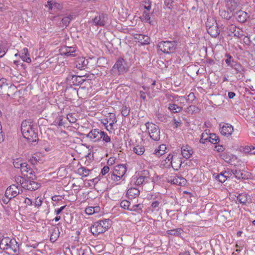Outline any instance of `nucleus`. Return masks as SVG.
Instances as JSON below:
<instances>
[{
	"label": "nucleus",
	"instance_id": "1",
	"mask_svg": "<svg viewBox=\"0 0 255 255\" xmlns=\"http://www.w3.org/2000/svg\"><path fill=\"white\" fill-rule=\"evenodd\" d=\"M0 93L14 99L16 94V86L11 81L1 78L0 80Z\"/></svg>",
	"mask_w": 255,
	"mask_h": 255
},
{
	"label": "nucleus",
	"instance_id": "2",
	"mask_svg": "<svg viewBox=\"0 0 255 255\" xmlns=\"http://www.w3.org/2000/svg\"><path fill=\"white\" fill-rule=\"evenodd\" d=\"M16 186L12 184L9 186L5 190L4 195L2 197L1 200L2 202L5 204H9V206L12 209L11 205H15L14 198L16 197Z\"/></svg>",
	"mask_w": 255,
	"mask_h": 255
},
{
	"label": "nucleus",
	"instance_id": "3",
	"mask_svg": "<svg viewBox=\"0 0 255 255\" xmlns=\"http://www.w3.org/2000/svg\"><path fill=\"white\" fill-rule=\"evenodd\" d=\"M177 41H161L157 45L158 49L164 53L170 54L174 53L178 46Z\"/></svg>",
	"mask_w": 255,
	"mask_h": 255
},
{
	"label": "nucleus",
	"instance_id": "4",
	"mask_svg": "<svg viewBox=\"0 0 255 255\" xmlns=\"http://www.w3.org/2000/svg\"><path fill=\"white\" fill-rule=\"evenodd\" d=\"M145 126L150 138L154 141L159 140L160 132L158 126L149 122L146 123Z\"/></svg>",
	"mask_w": 255,
	"mask_h": 255
},
{
	"label": "nucleus",
	"instance_id": "5",
	"mask_svg": "<svg viewBox=\"0 0 255 255\" xmlns=\"http://www.w3.org/2000/svg\"><path fill=\"white\" fill-rule=\"evenodd\" d=\"M124 62L123 58H119L111 69L112 74L117 76L126 71V68L124 65Z\"/></svg>",
	"mask_w": 255,
	"mask_h": 255
},
{
	"label": "nucleus",
	"instance_id": "6",
	"mask_svg": "<svg viewBox=\"0 0 255 255\" xmlns=\"http://www.w3.org/2000/svg\"><path fill=\"white\" fill-rule=\"evenodd\" d=\"M76 47L64 45L60 49V54L66 56H75L76 55Z\"/></svg>",
	"mask_w": 255,
	"mask_h": 255
},
{
	"label": "nucleus",
	"instance_id": "7",
	"mask_svg": "<svg viewBox=\"0 0 255 255\" xmlns=\"http://www.w3.org/2000/svg\"><path fill=\"white\" fill-rule=\"evenodd\" d=\"M108 20V16L104 14H99L92 19V23L96 26H104Z\"/></svg>",
	"mask_w": 255,
	"mask_h": 255
},
{
	"label": "nucleus",
	"instance_id": "8",
	"mask_svg": "<svg viewBox=\"0 0 255 255\" xmlns=\"http://www.w3.org/2000/svg\"><path fill=\"white\" fill-rule=\"evenodd\" d=\"M85 75H75L71 74L68 75L67 79L69 81H72L73 85L79 86L82 85L85 81L86 79H83V77H86Z\"/></svg>",
	"mask_w": 255,
	"mask_h": 255
},
{
	"label": "nucleus",
	"instance_id": "9",
	"mask_svg": "<svg viewBox=\"0 0 255 255\" xmlns=\"http://www.w3.org/2000/svg\"><path fill=\"white\" fill-rule=\"evenodd\" d=\"M101 132H102V131L99 129H93L87 134L86 137L89 138L93 142L99 141L102 139Z\"/></svg>",
	"mask_w": 255,
	"mask_h": 255
},
{
	"label": "nucleus",
	"instance_id": "10",
	"mask_svg": "<svg viewBox=\"0 0 255 255\" xmlns=\"http://www.w3.org/2000/svg\"><path fill=\"white\" fill-rule=\"evenodd\" d=\"M219 127L221 128V133L225 136H228L231 135L234 131L233 127L229 124H225L223 125L222 124H220Z\"/></svg>",
	"mask_w": 255,
	"mask_h": 255
},
{
	"label": "nucleus",
	"instance_id": "11",
	"mask_svg": "<svg viewBox=\"0 0 255 255\" xmlns=\"http://www.w3.org/2000/svg\"><path fill=\"white\" fill-rule=\"evenodd\" d=\"M28 134L25 133L23 136L29 142H36L38 140V134L33 128L30 129L28 132Z\"/></svg>",
	"mask_w": 255,
	"mask_h": 255
},
{
	"label": "nucleus",
	"instance_id": "12",
	"mask_svg": "<svg viewBox=\"0 0 255 255\" xmlns=\"http://www.w3.org/2000/svg\"><path fill=\"white\" fill-rule=\"evenodd\" d=\"M149 172L147 170H143L141 172L140 176L136 179L135 184L136 185H140L144 183H147L150 180L148 175Z\"/></svg>",
	"mask_w": 255,
	"mask_h": 255
},
{
	"label": "nucleus",
	"instance_id": "13",
	"mask_svg": "<svg viewBox=\"0 0 255 255\" xmlns=\"http://www.w3.org/2000/svg\"><path fill=\"white\" fill-rule=\"evenodd\" d=\"M104 229L102 228L101 223L97 222L94 223V224L91 227V232L93 235L96 236L100 234L105 233Z\"/></svg>",
	"mask_w": 255,
	"mask_h": 255
},
{
	"label": "nucleus",
	"instance_id": "14",
	"mask_svg": "<svg viewBox=\"0 0 255 255\" xmlns=\"http://www.w3.org/2000/svg\"><path fill=\"white\" fill-rule=\"evenodd\" d=\"M237 200L243 205H246L247 204L252 203L251 196L246 193L239 194L237 196Z\"/></svg>",
	"mask_w": 255,
	"mask_h": 255
},
{
	"label": "nucleus",
	"instance_id": "15",
	"mask_svg": "<svg viewBox=\"0 0 255 255\" xmlns=\"http://www.w3.org/2000/svg\"><path fill=\"white\" fill-rule=\"evenodd\" d=\"M30 183V180L26 179L24 177L21 176L17 177V189L19 186H21V188L28 190Z\"/></svg>",
	"mask_w": 255,
	"mask_h": 255
},
{
	"label": "nucleus",
	"instance_id": "16",
	"mask_svg": "<svg viewBox=\"0 0 255 255\" xmlns=\"http://www.w3.org/2000/svg\"><path fill=\"white\" fill-rule=\"evenodd\" d=\"M239 0H227L226 6L231 12H233L240 5Z\"/></svg>",
	"mask_w": 255,
	"mask_h": 255
},
{
	"label": "nucleus",
	"instance_id": "17",
	"mask_svg": "<svg viewBox=\"0 0 255 255\" xmlns=\"http://www.w3.org/2000/svg\"><path fill=\"white\" fill-rule=\"evenodd\" d=\"M127 167L125 164H118L114 167V171L121 177H123L127 172Z\"/></svg>",
	"mask_w": 255,
	"mask_h": 255
},
{
	"label": "nucleus",
	"instance_id": "18",
	"mask_svg": "<svg viewBox=\"0 0 255 255\" xmlns=\"http://www.w3.org/2000/svg\"><path fill=\"white\" fill-rule=\"evenodd\" d=\"M135 39L141 45H147L150 43V38L147 35L143 34H136Z\"/></svg>",
	"mask_w": 255,
	"mask_h": 255
},
{
	"label": "nucleus",
	"instance_id": "19",
	"mask_svg": "<svg viewBox=\"0 0 255 255\" xmlns=\"http://www.w3.org/2000/svg\"><path fill=\"white\" fill-rule=\"evenodd\" d=\"M182 163L181 158L174 157L173 161H170L168 167L171 166L174 170L177 171L181 167Z\"/></svg>",
	"mask_w": 255,
	"mask_h": 255
},
{
	"label": "nucleus",
	"instance_id": "20",
	"mask_svg": "<svg viewBox=\"0 0 255 255\" xmlns=\"http://www.w3.org/2000/svg\"><path fill=\"white\" fill-rule=\"evenodd\" d=\"M32 128L31 123L27 121H24L21 124V132L22 135L25 133L28 134V131Z\"/></svg>",
	"mask_w": 255,
	"mask_h": 255
},
{
	"label": "nucleus",
	"instance_id": "21",
	"mask_svg": "<svg viewBox=\"0 0 255 255\" xmlns=\"http://www.w3.org/2000/svg\"><path fill=\"white\" fill-rule=\"evenodd\" d=\"M181 153L184 158L188 159L192 155L193 151L191 147L186 145L182 147Z\"/></svg>",
	"mask_w": 255,
	"mask_h": 255
},
{
	"label": "nucleus",
	"instance_id": "22",
	"mask_svg": "<svg viewBox=\"0 0 255 255\" xmlns=\"http://www.w3.org/2000/svg\"><path fill=\"white\" fill-rule=\"evenodd\" d=\"M236 18L240 22L243 23L246 21L248 14L245 11L239 10L236 12Z\"/></svg>",
	"mask_w": 255,
	"mask_h": 255
},
{
	"label": "nucleus",
	"instance_id": "23",
	"mask_svg": "<svg viewBox=\"0 0 255 255\" xmlns=\"http://www.w3.org/2000/svg\"><path fill=\"white\" fill-rule=\"evenodd\" d=\"M20 58L24 61L27 63L31 62V59L30 58L29 54L28 52V49L26 48H24L22 49V50L19 54Z\"/></svg>",
	"mask_w": 255,
	"mask_h": 255
},
{
	"label": "nucleus",
	"instance_id": "24",
	"mask_svg": "<svg viewBox=\"0 0 255 255\" xmlns=\"http://www.w3.org/2000/svg\"><path fill=\"white\" fill-rule=\"evenodd\" d=\"M218 29L219 27L217 25L216 26L211 27L210 28H208L207 29V31L209 34H210L211 37L216 38L220 33V30H218Z\"/></svg>",
	"mask_w": 255,
	"mask_h": 255
},
{
	"label": "nucleus",
	"instance_id": "25",
	"mask_svg": "<svg viewBox=\"0 0 255 255\" xmlns=\"http://www.w3.org/2000/svg\"><path fill=\"white\" fill-rule=\"evenodd\" d=\"M231 67L236 71V73L242 74L245 70L244 67L237 61H232Z\"/></svg>",
	"mask_w": 255,
	"mask_h": 255
},
{
	"label": "nucleus",
	"instance_id": "26",
	"mask_svg": "<svg viewBox=\"0 0 255 255\" xmlns=\"http://www.w3.org/2000/svg\"><path fill=\"white\" fill-rule=\"evenodd\" d=\"M60 235V232L58 228L55 227L52 230L51 234L50 240L51 242H55L58 238Z\"/></svg>",
	"mask_w": 255,
	"mask_h": 255
},
{
	"label": "nucleus",
	"instance_id": "27",
	"mask_svg": "<svg viewBox=\"0 0 255 255\" xmlns=\"http://www.w3.org/2000/svg\"><path fill=\"white\" fill-rule=\"evenodd\" d=\"M232 172L237 179H240L246 178V174L240 169H233L232 170Z\"/></svg>",
	"mask_w": 255,
	"mask_h": 255
},
{
	"label": "nucleus",
	"instance_id": "28",
	"mask_svg": "<svg viewBox=\"0 0 255 255\" xmlns=\"http://www.w3.org/2000/svg\"><path fill=\"white\" fill-rule=\"evenodd\" d=\"M17 165H19L18 162H17ZM20 167L17 166V173L20 171L21 173V175L25 177V174L24 173V172H28V167L27 164L25 163L19 164Z\"/></svg>",
	"mask_w": 255,
	"mask_h": 255
},
{
	"label": "nucleus",
	"instance_id": "29",
	"mask_svg": "<svg viewBox=\"0 0 255 255\" xmlns=\"http://www.w3.org/2000/svg\"><path fill=\"white\" fill-rule=\"evenodd\" d=\"M168 109L173 113H179L182 111V108L175 104H169Z\"/></svg>",
	"mask_w": 255,
	"mask_h": 255
},
{
	"label": "nucleus",
	"instance_id": "30",
	"mask_svg": "<svg viewBox=\"0 0 255 255\" xmlns=\"http://www.w3.org/2000/svg\"><path fill=\"white\" fill-rule=\"evenodd\" d=\"M88 61L85 58L82 57L78 59L77 61L76 67L78 69L82 70L83 68L88 64Z\"/></svg>",
	"mask_w": 255,
	"mask_h": 255
},
{
	"label": "nucleus",
	"instance_id": "31",
	"mask_svg": "<svg viewBox=\"0 0 255 255\" xmlns=\"http://www.w3.org/2000/svg\"><path fill=\"white\" fill-rule=\"evenodd\" d=\"M91 171V170H89L83 166L79 168L77 170L78 173L83 177H86L89 175Z\"/></svg>",
	"mask_w": 255,
	"mask_h": 255
},
{
	"label": "nucleus",
	"instance_id": "32",
	"mask_svg": "<svg viewBox=\"0 0 255 255\" xmlns=\"http://www.w3.org/2000/svg\"><path fill=\"white\" fill-rule=\"evenodd\" d=\"M228 174V173L227 172L221 173L216 176V179L221 183H224L227 180Z\"/></svg>",
	"mask_w": 255,
	"mask_h": 255
},
{
	"label": "nucleus",
	"instance_id": "33",
	"mask_svg": "<svg viewBox=\"0 0 255 255\" xmlns=\"http://www.w3.org/2000/svg\"><path fill=\"white\" fill-rule=\"evenodd\" d=\"M98 222L101 223L102 228L104 229L105 232L107 231L111 227V221L109 219L100 220Z\"/></svg>",
	"mask_w": 255,
	"mask_h": 255
},
{
	"label": "nucleus",
	"instance_id": "34",
	"mask_svg": "<svg viewBox=\"0 0 255 255\" xmlns=\"http://www.w3.org/2000/svg\"><path fill=\"white\" fill-rule=\"evenodd\" d=\"M127 195L131 198H134L139 194V191L136 188H130L127 191Z\"/></svg>",
	"mask_w": 255,
	"mask_h": 255
},
{
	"label": "nucleus",
	"instance_id": "35",
	"mask_svg": "<svg viewBox=\"0 0 255 255\" xmlns=\"http://www.w3.org/2000/svg\"><path fill=\"white\" fill-rule=\"evenodd\" d=\"M108 179L115 182L119 181L122 179V177H121L117 173H115L114 171L111 172L108 174Z\"/></svg>",
	"mask_w": 255,
	"mask_h": 255
},
{
	"label": "nucleus",
	"instance_id": "36",
	"mask_svg": "<svg viewBox=\"0 0 255 255\" xmlns=\"http://www.w3.org/2000/svg\"><path fill=\"white\" fill-rule=\"evenodd\" d=\"M182 232H183V230L181 228H177L167 231V233L168 235L175 236H179Z\"/></svg>",
	"mask_w": 255,
	"mask_h": 255
},
{
	"label": "nucleus",
	"instance_id": "37",
	"mask_svg": "<svg viewBox=\"0 0 255 255\" xmlns=\"http://www.w3.org/2000/svg\"><path fill=\"white\" fill-rule=\"evenodd\" d=\"M142 90H139V94L140 98L144 101L146 99V94L149 92V88L147 87L142 86Z\"/></svg>",
	"mask_w": 255,
	"mask_h": 255
},
{
	"label": "nucleus",
	"instance_id": "38",
	"mask_svg": "<svg viewBox=\"0 0 255 255\" xmlns=\"http://www.w3.org/2000/svg\"><path fill=\"white\" fill-rule=\"evenodd\" d=\"M143 207V205L141 204H135L132 206L130 205L129 211L140 213V211L142 212Z\"/></svg>",
	"mask_w": 255,
	"mask_h": 255
},
{
	"label": "nucleus",
	"instance_id": "39",
	"mask_svg": "<svg viewBox=\"0 0 255 255\" xmlns=\"http://www.w3.org/2000/svg\"><path fill=\"white\" fill-rule=\"evenodd\" d=\"M200 109L195 105H190L187 109V112L191 114L194 113H199Z\"/></svg>",
	"mask_w": 255,
	"mask_h": 255
},
{
	"label": "nucleus",
	"instance_id": "40",
	"mask_svg": "<svg viewBox=\"0 0 255 255\" xmlns=\"http://www.w3.org/2000/svg\"><path fill=\"white\" fill-rule=\"evenodd\" d=\"M133 151L136 154L141 155L144 152L145 149L143 146L137 145L133 147Z\"/></svg>",
	"mask_w": 255,
	"mask_h": 255
},
{
	"label": "nucleus",
	"instance_id": "41",
	"mask_svg": "<svg viewBox=\"0 0 255 255\" xmlns=\"http://www.w3.org/2000/svg\"><path fill=\"white\" fill-rule=\"evenodd\" d=\"M216 20L213 17H210L207 19V22H206V29L213 27L214 26L217 25Z\"/></svg>",
	"mask_w": 255,
	"mask_h": 255
},
{
	"label": "nucleus",
	"instance_id": "42",
	"mask_svg": "<svg viewBox=\"0 0 255 255\" xmlns=\"http://www.w3.org/2000/svg\"><path fill=\"white\" fill-rule=\"evenodd\" d=\"M208 138L209 142L213 144L217 143L220 141L219 137L215 133H210Z\"/></svg>",
	"mask_w": 255,
	"mask_h": 255
},
{
	"label": "nucleus",
	"instance_id": "43",
	"mask_svg": "<svg viewBox=\"0 0 255 255\" xmlns=\"http://www.w3.org/2000/svg\"><path fill=\"white\" fill-rule=\"evenodd\" d=\"M220 156L222 159L227 163H230L232 161V155L231 154L227 152H223L221 154Z\"/></svg>",
	"mask_w": 255,
	"mask_h": 255
},
{
	"label": "nucleus",
	"instance_id": "44",
	"mask_svg": "<svg viewBox=\"0 0 255 255\" xmlns=\"http://www.w3.org/2000/svg\"><path fill=\"white\" fill-rule=\"evenodd\" d=\"M73 19V15L70 14L67 16L64 17L61 21L63 25L67 26L70 21Z\"/></svg>",
	"mask_w": 255,
	"mask_h": 255
},
{
	"label": "nucleus",
	"instance_id": "45",
	"mask_svg": "<svg viewBox=\"0 0 255 255\" xmlns=\"http://www.w3.org/2000/svg\"><path fill=\"white\" fill-rule=\"evenodd\" d=\"M167 97L168 98H172V101H173L175 102H178L179 101V100H184V99H185V97L184 96H179L175 94H167Z\"/></svg>",
	"mask_w": 255,
	"mask_h": 255
},
{
	"label": "nucleus",
	"instance_id": "46",
	"mask_svg": "<svg viewBox=\"0 0 255 255\" xmlns=\"http://www.w3.org/2000/svg\"><path fill=\"white\" fill-rule=\"evenodd\" d=\"M130 113V108L126 106H123L121 110V114L123 117H127Z\"/></svg>",
	"mask_w": 255,
	"mask_h": 255
},
{
	"label": "nucleus",
	"instance_id": "47",
	"mask_svg": "<svg viewBox=\"0 0 255 255\" xmlns=\"http://www.w3.org/2000/svg\"><path fill=\"white\" fill-rule=\"evenodd\" d=\"M39 187V185L38 183L35 182L34 181H31L30 183L29 184L28 190H35L37 189Z\"/></svg>",
	"mask_w": 255,
	"mask_h": 255
},
{
	"label": "nucleus",
	"instance_id": "48",
	"mask_svg": "<svg viewBox=\"0 0 255 255\" xmlns=\"http://www.w3.org/2000/svg\"><path fill=\"white\" fill-rule=\"evenodd\" d=\"M120 206L124 209L129 210L130 206V203L128 200H123L120 203Z\"/></svg>",
	"mask_w": 255,
	"mask_h": 255
},
{
	"label": "nucleus",
	"instance_id": "49",
	"mask_svg": "<svg viewBox=\"0 0 255 255\" xmlns=\"http://www.w3.org/2000/svg\"><path fill=\"white\" fill-rule=\"evenodd\" d=\"M221 16L225 19H230L232 17L231 12L226 11V10H222L220 11Z\"/></svg>",
	"mask_w": 255,
	"mask_h": 255
},
{
	"label": "nucleus",
	"instance_id": "50",
	"mask_svg": "<svg viewBox=\"0 0 255 255\" xmlns=\"http://www.w3.org/2000/svg\"><path fill=\"white\" fill-rule=\"evenodd\" d=\"M141 5L145 9L149 10L151 9V1L149 0H143L142 1Z\"/></svg>",
	"mask_w": 255,
	"mask_h": 255
},
{
	"label": "nucleus",
	"instance_id": "51",
	"mask_svg": "<svg viewBox=\"0 0 255 255\" xmlns=\"http://www.w3.org/2000/svg\"><path fill=\"white\" fill-rule=\"evenodd\" d=\"M196 97L193 92H191L187 98H185L184 100H186L187 103H192L195 99Z\"/></svg>",
	"mask_w": 255,
	"mask_h": 255
},
{
	"label": "nucleus",
	"instance_id": "52",
	"mask_svg": "<svg viewBox=\"0 0 255 255\" xmlns=\"http://www.w3.org/2000/svg\"><path fill=\"white\" fill-rule=\"evenodd\" d=\"M98 208L97 207H87L85 209V212L87 214H88V215H92L95 212H96V209Z\"/></svg>",
	"mask_w": 255,
	"mask_h": 255
},
{
	"label": "nucleus",
	"instance_id": "53",
	"mask_svg": "<svg viewBox=\"0 0 255 255\" xmlns=\"http://www.w3.org/2000/svg\"><path fill=\"white\" fill-rule=\"evenodd\" d=\"M101 136H102V139L103 141L106 142H110L111 141V138L108 135L105 133L104 131H102L101 132Z\"/></svg>",
	"mask_w": 255,
	"mask_h": 255
},
{
	"label": "nucleus",
	"instance_id": "54",
	"mask_svg": "<svg viewBox=\"0 0 255 255\" xmlns=\"http://www.w3.org/2000/svg\"><path fill=\"white\" fill-rule=\"evenodd\" d=\"M227 58L225 59V62L228 65V66H230L231 67L232 61H235L233 58V57L229 54H227L226 55Z\"/></svg>",
	"mask_w": 255,
	"mask_h": 255
},
{
	"label": "nucleus",
	"instance_id": "55",
	"mask_svg": "<svg viewBox=\"0 0 255 255\" xmlns=\"http://www.w3.org/2000/svg\"><path fill=\"white\" fill-rule=\"evenodd\" d=\"M209 136V135H208L207 133L205 134V133H203L201 135V137L200 140V142L204 144L207 141L209 142V138H208Z\"/></svg>",
	"mask_w": 255,
	"mask_h": 255
},
{
	"label": "nucleus",
	"instance_id": "56",
	"mask_svg": "<svg viewBox=\"0 0 255 255\" xmlns=\"http://www.w3.org/2000/svg\"><path fill=\"white\" fill-rule=\"evenodd\" d=\"M236 29H237V27L235 25L233 24L229 25L227 28L229 32V35H231V34H234Z\"/></svg>",
	"mask_w": 255,
	"mask_h": 255
},
{
	"label": "nucleus",
	"instance_id": "57",
	"mask_svg": "<svg viewBox=\"0 0 255 255\" xmlns=\"http://www.w3.org/2000/svg\"><path fill=\"white\" fill-rule=\"evenodd\" d=\"M142 16L144 18V20L145 21V22H149L150 23V17L149 16V12H148L147 11H144L143 12V14H142Z\"/></svg>",
	"mask_w": 255,
	"mask_h": 255
},
{
	"label": "nucleus",
	"instance_id": "58",
	"mask_svg": "<svg viewBox=\"0 0 255 255\" xmlns=\"http://www.w3.org/2000/svg\"><path fill=\"white\" fill-rule=\"evenodd\" d=\"M174 0H165L164 4L166 7L169 9H172L173 8V3Z\"/></svg>",
	"mask_w": 255,
	"mask_h": 255
},
{
	"label": "nucleus",
	"instance_id": "59",
	"mask_svg": "<svg viewBox=\"0 0 255 255\" xmlns=\"http://www.w3.org/2000/svg\"><path fill=\"white\" fill-rule=\"evenodd\" d=\"M67 119L71 123H75L77 119L72 114H68L67 115Z\"/></svg>",
	"mask_w": 255,
	"mask_h": 255
},
{
	"label": "nucleus",
	"instance_id": "60",
	"mask_svg": "<svg viewBox=\"0 0 255 255\" xmlns=\"http://www.w3.org/2000/svg\"><path fill=\"white\" fill-rule=\"evenodd\" d=\"M39 160V157L37 156H33L30 159V161L31 163V164L34 165L36 164Z\"/></svg>",
	"mask_w": 255,
	"mask_h": 255
},
{
	"label": "nucleus",
	"instance_id": "61",
	"mask_svg": "<svg viewBox=\"0 0 255 255\" xmlns=\"http://www.w3.org/2000/svg\"><path fill=\"white\" fill-rule=\"evenodd\" d=\"M234 36L238 38H241L243 36V34L242 31H240V29L237 28L234 32Z\"/></svg>",
	"mask_w": 255,
	"mask_h": 255
},
{
	"label": "nucleus",
	"instance_id": "62",
	"mask_svg": "<svg viewBox=\"0 0 255 255\" xmlns=\"http://www.w3.org/2000/svg\"><path fill=\"white\" fill-rule=\"evenodd\" d=\"M110 171V168L108 166H105L101 170V173L103 175H105L107 173H108Z\"/></svg>",
	"mask_w": 255,
	"mask_h": 255
},
{
	"label": "nucleus",
	"instance_id": "63",
	"mask_svg": "<svg viewBox=\"0 0 255 255\" xmlns=\"http://www.w3.org/2000/svg\"><path fill=\"white\" fill-rule=\"evenodd\" d=\"M168 182L171 183L172 184H175V185H178L180 183L179 182L178 179L176 178H174L173 179H168Z\"/></svg>",
	"mask_w": 255,
	"mask_h": 255
},
{
	"label": "nucleus",
	"instance_id": "64",
	"mask_svg": "<svg viewBox=\"0 0 255 255\" xmlns=\"http://www.w3.org/2000/svg\"><path fill=\"white\" fill-rule=\"evenodd\" d=\"M42 203V201L40 198H39V197H37L35 198L34 204L35 206L39 207L41 205Z\"/></svg>",
	"mask_w": 255,
	"mask_h": 255
}]
</instances>
